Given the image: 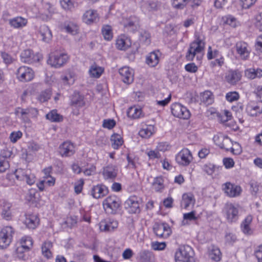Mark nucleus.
Masks as SVG:
<instances>
[{"mask_svg": "<svg viewBox=\"0 0 262 262\" xmlns=\"http://www.w3.org/2000/svg\"><path fill=\"white\" fill-rule=\"evenodd\" d=\"M255 26L260 31H262V13L256 16Z\"/></svg>", "mask_w": 262, "mask_h": 262, "instance_id": "nucleus-64", "label": "nucleus"}, {"mask_svg": "<svg viewBox=\"0 0 262 262\" xmlns=\"http://www.w3.org/2000/svg\"><path fill=\"white\" fill-rule=\"evenodd\" d=\"M28 251H27L24 247L20 245L16 249L17 257L20 259L26 260L28 257V254H27Z\"/></svg>", "mask_w": 262, "mask_h": 262, "instance_id": "nucleus-45", "label": "nucleus"}, {"mask_svg": "<svg viewBox=\"0 0 262 262\" xmlns=\"http://www.w3.org/2000/svg\"><path fill=\"white\" fill-rule=\"evenodd\" d=\"M172 114L178 118L187 119L190 117V112L187 108L179 103H173L171 106Z\"/></svg>", "mask_w": 262, "mask_h": 262, "instance_id": "nucleus-10", "label": "nucleus"}, {"mask_svg": "<svg viewBox=\"0 0 262 262\" xmlns=\"http://www.w3.org/2000/svg\"><path fill=\"white\" fill-rule=\"evenodd\" d=\"M118 223L114 219L108 218L101 221L99 223V228L101 231L111 232L117 228Z\"/></svg>", "mask_w": 262, "mask_h": 262, "instance_id": "nucleus-14", "label": "nucleus"}, {"mask_svg": "<svg viewBox=\"0 0 262 262\" xmlns=\"http://www.w3.org/2000/svg\"><path fill=\"white\" fill-rule=\"evenodd\" d=\"M119 74L123 82L130 84L134 80L133 70L128 67H123L119 69Z\"/></svg>", "mask_w": 262, "mask_h": 262, "instance_id": "nucleus-17", "label": "nucleus"}, {"mask_svg": "<svg viewBox=\"0 0 262 262\" xmlns=\"http://www.w3.org/2000/svg\"><path fill=\"white\" fill-rule=\"evenodd\" d=\"M103 71V70L101 67L94 63L90 67L89 73L91 77L97 78L101 75Z\"/></svg>", "mask_w": 262, "mask_h": 262, "instance_id": "nucleus-34", "label": "nucleus"}, {"mask_svg": "<svg viewBox=\"0 0 262 262\" xmlns=\"http://www.w3.org/2000/svg\"><path fill=\"white\" fill-rule=\"evenodd\" d=\"M111 140L112 146L114 149H117L121 146L123 143V139L119 134H114L111 136Z\"/></svg>", "mask_w": 262, "mask_h": 262, "instance_id": "nucleus-38", "label": "nucleus"}, {"mask_svg": "<svg viewBox=\"0 0 262 262\" xmlns=\"http://www.w3.org/2000/svg\"><path fill=\"white\" fill-rule=\"evenodd\" d=\"M140 262H155L153 253L147 250H142L139 253Z\"/></svg>", "mask_w": 262, "mask_h": 262, "instance_id": "nucleus-27", "label": "nucleus"}, {"mask_svg": "<svg viewBox=\"0 0 262 262\" xmlns=\"http://www.w3.org/2000/svg\"><path fill=\"white\" fill-rule=\"evenodd\" d=\"M252 221V216L250 215H248L241 224V229L243 233L247 235H251L253 231L250 227V225Z\"/></svg>", "mask_w": 262, "mask_h": 262, "instance_id": "nucleus-31", "label": "nucleus"}, {"mask_svg": "<svg viewBox=\"0 0 262 262\" xmlns=\"http://www.w3.org/2000/svg\"><path fill=\"white\" fill-rule=\"evenodd\" d=\"M51 95V91L49 90H47L41 93L38 99L41 102H43L48 101L50 98Z\"/></svg>", "mask_w": 262, "mask_h": 262, "instance_id": "nucleus-54", "label": "nucleus"}, {"mask_svg": "<svg viewBox=\"0 0 262 262\" xmlns=\"http://www.w3.org/2000/svg\"><path fill=\"white\" fill-rule=\"evenodd\" d=\"M230 151L233 155H238L242 152V148L239 144L235 143L234 144H233V145L231 146Z\"/></svg>", "mask_w": 262, "mask_h": 262, "instance_id": "nucleus-60", "label": "nucleus"}, {"mask_svg": "<svg viewBox=\"0 0 262 262\" xmlns=\"http://www.w3.org/2000/svg\"><path fill=\"white\" fill-rule=\"evenodd\" d=\"M102 34L104 39L107 40H110L113 38V33L112 27L110 25H104L101 29Z\"/></svg>", "mask_w": 262, "mask_h": 262, "instance_id": "nucleus-43", "label": "nucleus"}, {"mask_svg": "<svg viewBox=\"0 0 262 262\" xmlns=\"http://www.w3.org/2000/svg\"><path fill=\"white\" fill-rule=\"evenodd\" d=\"M84 104L83 97L78 94L75 95L72 98L71 104L74 107H82Z\"/></svg>", "mask_w": 262, "mask_h": 262, "instance_id": "nucleus-40", "label": "nucleus"}, {"mask_svg": "<svg viewBox=\"0 0 262 262\" xmlns=\"http://www.w3.org/2000/svg\"><path fill=\"white\" fill-rule=\"evenodd\" d=\"M248 45L243 41L237 42L235 46L236 51L243 59H246L249 55V52L247 49Z\"/></svg>", "mask_w": 262, "mask_h": 262, "instance_id": "nucleus-21", "label": "nucleus"}, {"mask_svg": "<svg viewBox=\"0 0 262 262\" xmlns=\"http://www.w3.org/2000/svg\"><path fill=\"white\" fill-rule=\"evenodd\" d=\"M226 98L228 101L232 102L239 98V95L236 92H231L226 94Z\"/></svg>", "mask_w": 262, "mask_h": 262, "instance_id": "nucleus-59", "label": "nucleus"}, {"mask_svg": "<svg viewBox=\"0 0 262 262\" xmlns=\"http://www.w3.org/2000/svg\"><path fill=\"white\" fill-rule=\"evenodd\" d=\"M15 175L17 180L25 181L29 185H33L36 181L34 174L32 173L29 169H17L15 171Z\"/></svg>", "mask_w": 262, "mask_h": 262, "instance_id": "nucleus-6", "label": "nucleus"}, {"mask_svg": "<svg viewBox=\"0 0 262 262\" xmlns=\"http://www.w3.org/2000/svg\"><path fill=\"white\" fill-rule=\"evenodd\" d=\"M83 20L87 24L96 23L99 20V16L96 11L89 10L83 15Z\"/></svg>", "mask_w": 262, "mask_h": 262, "instance_id": "nucleus-22", "label": "nucleus"}, {"mask_svg": "<svg viewBox=\"0 0 262 262\" xmlns=\"http://www.w3.org/2000/svg\"><path fill=\"white\" fill-rule=\"evenodd\" d=\"M38 33L43 42L48 43L52 40V34L48 26L45 25L40 26Z\"/></svg>", "mask_w": 262, "mask_h": 262, "instance_id": "nucleus-19", "label": "nucleus"}, {"mask_svg": "<svg viewBox=\"0 0 262 262\" xmlns=\"http://www.w3.org/2000/svg\"><path fill=\"white\" fill-rule=\"evenodd\" d=\"M12 205L7 202H4L2 205V216L6 220H10L12 217Z\"/></svg>", "mask_w": 262, "mask_h": 262, "instance_id": "nucleus-32", "label": "nucleus"}, {"mask_svg": "<svg viewBox=\"0 0 262 262\" xmlns=\"http://www.w3.org/2000/svg\"><path fill=\"white\" fill-rule=\"evenodd\" d=\"M68 59V56L64 53L56 54L50 57L48 60V63L52 67L59 68L64 64Z\"/></svg>", "mask_w": 262, "mask_h": 262, "instance_id": "nucleus-12", "label": "nucleus"}, {"mask_svg": "<svg viewBox=\"0 0 262 262\" xmlns=\"http://www.w3.org/2000/svg\"><path fill=\"white\" fill-rule=\"evenodd\" d=\"M196 219V217L195 215V212L192 211L190 212L184 213L183 214V221L182 223L183 225H185L187 221H194Z\"/></svg>", "mask_w": 262, "mask_h": 262, "instance_id": "nucleus-55", "label": "nucleus"}, {"mask_svg": "<svg viewBox=\"0 0 262 262\" xmlns=\"http://www.w3.org/2000/svg\"><path fill=\"white\" fill-rule=\"evenodd\" d=\"M117 166L113 164H108L103 168L102 174L105 180H114L118 174Z\"/></svg>", "mask_w": 262, "mask_h": 262, "instance_id": "nucleus-18", "label": "nucleus"}, {"mask_svg": "<svg viewBox=\"0 0 262 262\" xmlns=\"http://www.w3.org/2000/svg\"><path fill=\"white\" fill-rule=\"evenodd\" d=\"M21 119L25 123H29L30 119L36 118L38 114V110L34 107L20 108Z\"/></svg>", "mask_w": 262, "mask_h": 262, "instance_id": "nucleus-13", "label": "nucleus"}, {"mask_svg": "<svg viewBox=\"0 0 262 262\" xmlns=\"http://www.w3.org/2000/svg\"><path fill=\"white\" fill-rule=\"evenodd\" d=\"M116 124L113 119H105L103 120L102 126L104 128L112 129Z\"/></svg>", "mask_w": 262, "mask_h": 262, "instance_id": "nucleus-62", "label": "nucleus"}, {"mask_svg": "<svg viewBox=\"0 0 262 262\" xmlns=\"http://www.w3.org/2000/svg\"><path fill=\"white\" fill-rule=\"evenodd\" d=\"M153 188L157 191H159L162 189L163 186V180L162 177H159L155 178L152 182Z\"/></svg>", "mask_w": 262, "mask_h": 262, "instance_id": "nucleus-48", "label": "nucleus"}, {"mask_svg": "<svg viewBox=\"0 0 262 262\" xmlns=\"http://www.w3.org/2000/svg\"><path fill=\"white\" fill-rule=\"evenodd\" d=\"M9 25L16 29L22 28L28 24V19L26 18L17 16L9 20Z\"/></svg>", "mask_w": 262, "mask_h": 262, "instance_id": "nucleus-24", "label": "nucleus"}, {"mask_svg": "<svg viewBox=\"0 0 262 262\" xmlns=\"http://www.w3.org/2000/svg\"><path fill=\"white\" fill-rule=\"evenodd\" d=\"M46 118L52 122H61L63 120L62 116L58 114L55 110H53L47 114Z\"/></svg>", "mask_w": 262, "mask_h": 262, "instance_id": "nucleus-42", "label": "nucleus"}, {"mask_svg": "<svg viewBox=\"0 0 262 262\" xmlns=\"http://www.w3.org/2000/svg\"><path fill=\"white\" fill-rule=\"evenodd\" d=\"M43 9L48 13L46 14L47 18H50L55 10L54 6L48 2L43 4Z\"/></svg>", "mask_w": 262, "mask_h": 262, "instance_id": "nucleus-52", "label": "nucleus"}, {"mask_svg": "<svg viewBox=\"0 0 262 262\" xmlns=\"http://www.w3.org/2000/svg\"><path fill=\"white\" fill-rule=\"evenodd\" d=\"M60 3L65 10H70L74 7V3L71 0H60Z\"/></svg>", "mask_w": 262, "mask_h": 262, "instance_id": "nucleus-57", "label": "nucleus"}, {"mask_svg": "<svg viewBox=\"0 0 262 262\" xmlns=\"http://www.w3.org/2000/svg\"><path fill=\"white\" fill-rule=\"evenodd\" d=\"M232 145L233 143L231 139L229 137L226 136L225 140L223 142L220 148L222 149H224L226 151H229L230 147Z\"/></svg>", "mask_w": 262, "mask_h": 262, "instance_id": "nucleus-56", "label": "nucleus"}, {"mask_svg": "<svg viewBox=\"0 0 262 262\" xmlns=\"http://www.w3.org/2000/svg\"><path fill=\"white\" fill-rule=\"evenodd\" d=\"M153 230L157 236L164 238H167L171 233L169 225L164 223H156L153 226Z\"/></svg>", "mask_w": 262, "mask_h": 262, "instance_id": "nucleus-11", "label": "nucleus"}, {"mask_svg": "<svg viewBox=\"0 0 262 262\" xmlns=\"http://www.w3.org/2000/svg\"><path fill=\"white\" fill-rule=\"evenodd\" d=\"M140 198L133 195L128 198L124 203L125 208L130 213H138L140 212Z\"/></svg>", "mask_w": 262, "mask_h": 262, "instance_id": "nucleus-7", "label": "nucleus"}, {"mask_svg": "<svg viewBox=\"0 0 262 262\" xmlns=\"http://www.w3.org/2000/svg\"><path fill=\"white\" fill-rule=\"evenodd\" d=\"M105 211L109 214H115L120 207L119 199L115 195L107 197L103 202Z\"/></svg>", "mask_w": 262, "mask_h": 262, "instance_id": "nucleus-5", "label": "nucleus"}, {"mask_svg": "<svg viewBox=\"0 0 262 262\" xmlns=\"http://www.w3.org/2000/svg\"><path fill=\"white\" fill-rule=\"evenodd\" d=\"M125 28H127L130 31H134L139 28V19L135 16H132L126 18L123 22Z\"/></svg>", "mask_w": 262, "mask_h": 262, "instance_id": "nucleus-23", "label": "nucleus"}, {"mask_svg": "<svg viewBox=\"0 0 262 262\" xmlns=\"http://www.w3.org/2000/svg\"><path fill=\"white\" fill-rule=\"evenodd\" d=\"M22 136V133L20 131L12 132L10 135V139L13 143L16 142Z\"/></svg>", "mask_w": 262, "mask_h": 262, "instance_id": "nucleus-63", "label": "nucleus"}, {"mask_svg": "<svg viewBox=\"0 0 262 262\" xmlns=\"http://www.w3.org/2000/svg\"><path fill=\"white\" fill-rule=\"evenodd\" d=\"M242 75L236 71H230L226 75V80L231 84H235L240 80Z\"/></svg>", "mask_w": 262, "mask_h": 262, "instance_id": "nucleus-29", "label": "nucleus"}, {"mask_svg": "<svg viewBox=\"0 0 262 262\" xmlns=\"http://www.w3.org/2000/svg\"><path fill=\"white\" fill-rule=\"evenodd\" d=\"M223 190L225 193L229 197H235L239 195L241 188L238 185L233 184L230 182L224 184Z\"/></svg>", "mask_w": 262, "mask_h": 262, "instance_id": "nucleus-16", "label": "nucleus"}, {"mask_svg": "<svg viewBox=\"0 0 262 262\" xmlns=\"http://www.w3.org/2000/svg\"><path fill=\"white\" fill-rule=\"evenodd\" d=\"M74 145L69 141L61 144L59 147V152L62 157H68L73 155L75 153Z\"/></svg>", "mask_w": 262, "mask_h": 262, "instance_id": "nucleus-15", "label": "nucleus"}, {"mask_svg": "<svg viewBox=\"0 0 262 262\" xmlns=\"http://www.w3.org/2000/svg\"><path fill=\"white\" fill-rule=\"evenodd\" d=\"M196 39L191 42L186 55V58L188 61H192L196 57V60L200 61L204 54L205 42L203 39L195 35Z\"/></svg>", "mask_w": 262, "mask_h": 262, "instance_id": "nucleus-1", "label": "nucleus"}, {"mask_svg": "<svg viewBox=\"0 0 262 262\" xmlns=\"http://www.w3.org/2000/svg\"><path fill=\"white\" fill-rule=\"evenodd\" d=\"M150 35L145 31H142L140 33V40L141 42H144L146 45H149L150 42Z\"/></svg>", "mask_w": 262, "mask_h": 262, "instance_id": "nucleus-53", "label": "nucleus"}, {"mask_svg": "<svg viewBox=\"0 0 262 262\" xmlns=\"http://www.w3.org/2000/svg\"><path fill=\"white\" fill-rule=\"evenodd\" d=\"M39 223V219L34 214H29L26 216L25 224L28 228L34 229Z\"/></svg>", "mask_w": 262, "mask_h": 262, "instance_id": "nucleus-33", "label": "nucleus"}, {"mask_svg": "<svg viewBox=\"0 0 262 262\" xmlns=\"http://www.w3.org/2000/svg\"><path fill=\"white\" fill-rule=\"evenodd\" d=\"M129 38L125 35H121L116 40V46L117 49L120 50H125L131 46Z\"/></svg>", "mask_w": 262, "mask_h": 262, "instance_id": "nucleus-25", "label": "nucleus"}, {"mask_svg": "<svg viewBox=\"0 0 262 262\" xmlns=\"http://www.w3.org/2000/svg\"><path fill=\"white\" fill-rule=\"evenodd\" d=\"M201 101L207 105L211 104L213 102V99L211 92H204L201 96Z\"/></svg>", "mask_w": 262, "mask_h": 262, "instance_id": "nucleus-50", "label": "nucleus"}, {"mask_svg": "<svg viewBox=\"0 0 262 262\" xmlns=\"http://www.w3.org/2000/svg\"><path fill=\"white\" fill-rule=\"evenodd\" d=\"M194 251L188 245L181 246L175 252L176 262H195Z\"/></svg>", "mask_w": 262, "mask_h": 262, "instance_id": "nucleus-2", "label": "nucleus"}, {"mask_svg": "<svg viewBox=\"0 0 262 262\" xmlns=\"http://www.w3.org/2000/svg\"><path fill=\"white\" fill-rule=\"evenodd\" d=\"M160 54V53L158 51L150 53L146 57V62L147 64L152 67L156 66L159 62Z\"/></svg>", "mask_w": 262, "mask_h": 262, "instance_id": "nucleus-30", "label": "nucleus"}, {"mask_svg": "<svg viewBox=\"0 0 262 262\" xmlns=\"http://www.w3.org/2000/svg\"><path fill=\"white\" fill-rule=\"evenodd\" d=\"M226 137V136L222 134L216 135L214 136L213 139L215 144L220 147Z\"/></svg>", "mask_w": 262, "mask_h": 262, "instance_id": "nucleus-61", "label": "nucleus"}, {"mask_svg": "<svg viewBox=\"0 0 262 262\" xmlns=\"http://www.w3.org/2000/svg\"><path fill=\"white\" fill-rule=\"evenodd\" d=\"M195 200L194 195L191 193H184L182 195V200L181 203L182 207L187 209L190 206H194Z\"/></svg>", "mask_w": 262, "mask_h": 262, "instance_id": "nucleus-28", "label": "nucleus"}, {"mask_svg": "<svg viewBox=\"0 0 262 262\" xmlns=\"http://www.w3.org/2000/svg\"><path fill=\"white\" fill-rule=\"evenodd\" d=\"M246 112L249 115L255 116L262 113V108L257 105L249 104L246 107Z\"/></svg>", "mask_w": 262, "mask_h": 262, "instance_id": "nucleus-36", "label": "nucleus"}, {"mask_svg": "<svg viewBox=\"0 0 262 262\" xmlns=\"http://www.w3.org/2000/svg\"><path fill=\"white\" fill-rule=\"evenodd\" d=\"M61 79L64 84H72L74 83L75 79L73 75L69 73L61 76Z\"/></svg>", "mask_w": 262, "mask_h": 262, "instance_id": "nucleus-51", "label": "nucleus"}, {"mask_svg": "<svg viewBox=\"0 0 262 262\" xmlns=\"http://www.w3.org/2000/svg\"><path fill=\"white\" fill-rule=\"evenodd\" d=\"M209 257L213 260L219 261L221 259L222 254L217 247H212L209 254Z\"/></svg>", "mask_w": 262, "mask_h": 262, "instance_id": "nucleus-41", "label": "nucleus"}, {"mask_svg": "<svg viewBox=\"0 0 262 262\" xmlns=\"http://www.w3.org/2000/svg\"><path fill=\"white\" fill-rule=\"evenodd\" d=\"M224 213L228 223H235L239 217V208L237 205L227 203L224 208Z\"/></svg>", "mask_w": 262, "mask_h": 262, "instance_id": "nucleus-4", "label": "nucleus"}, {"mask_svg": "<svg viewBox=\"0 0 262 262\" xmlns=\"http://www.w3.org/2000/svg\"><path fill=\"white\" fill-rule=\"evenodd\" d=\"M108 192L106 187L104 185L95 186L91 190V195L93 198L99 199L105 195Z\"/></svg>", "mask_w": 262, "mask_h": 262, "instance_id": "nucleus-26", "label": "nucleus"}, {"mask_svg": "<svg viewBox=\"0 0 262 262\" xmlns=\"http://www.w3.org/2000/svg\"><path fill=\"white\" fill-rule=\"evenodd\" d=\"M140 7L145 12L155 11L158 9V3L152 0H142Z\"/></svg>", "mask_w": 262, "mask_h": 262, "instance_id": "nucleus-20", "label": "nucleus"}, {"mask_svg": "<svg viewBox=\"0 0 262 262\" xmlns=\"http://www.w3.org/2000/svg\"><path fill=\"white\" fill-rule=\"evenodd\" d=\"M127 114L129 118L138 119L142 116V110L136 106H132L128 108Z\"/></svg>", "mask_w": 262, "mask_h": 262, "instance_id": "nucleus-35", "label": "nucleus"}, {"mask_svg": "<svg viewBox=\"0 0 262 262\" xmlns=\"http://www.w3.org/2000/svg\"><path fill=\"white\" fill-rule=\"evenodd\" d=\"M17 78L20 81H30L34 76L33 71L30 68L26 66L20 67L16 72Z\"/></svg>", "mask_w": 262, "mask_h": 262, "instance_id": "nucleus-8", "label": "nucleus"}, {"mask_svg": "<svg viewBox=\"0 0 262 262\" xmlns=\"http://www.w3.org/2000/svg\"><path fill=\"white\" fill-rule=\"evenodd\" d=\"M15 230L11 226L3 228L0 232V248L5 249L8 247L12 241Z\"/></svg>", "mask_w": 262, "mask_h": 262, "instance_id": "nucleus-3", "label": "nucleus"}, {"mask_svg": "<svg viewBox=\"0 0 262 262\" xmlns=\"http://www.w3.org/2000/svg\"><path fill=\"white\" fill-rule=\"evenodd\" d=\"M155 132V127L152 125L146 126L139 131V135L145 138H149Z\"/></svg>", "mask_w": 262, "mask_h": 262, "instance_id": "nucleus-37", "label": "nucleus"}, {"mask_svg": "<svg viewBox=\"0 0 262 262\" xmlns=\"http://www.w3.org/2000/svg\"><path fill=\"white\" fill-rule=\"evenodd\" d=\"M165 242H155L151 243V247L155 250H163L166 247Z\"/></svg>", "mask_w": 262, "mask_h": 262, "instance_id": "nucleus-58", "label": "nucleus"}, {"mask_svg": "<svg viewBox=\"0 0 262 262\" xmlns=\"http://www.w3.org/2000/svg\"><path fill=\"white\" fill-rule=\"evenodd\" d=\"M193 157L187 148L181 150L176 156L177 162L181 166H187L192 162Z\"/></svg>", "mask_w": 262, "mask_h": 262, "instance_id": "nucleus-9", "label": "nucleus"}, {"mask_svg": "<svg viewBox=\"0 0 262 262\" xmlns=\"http://www.w3.org/2000/svg\"><path fill=\"white\" fill-rule=\"evenodd\" d=\"M189 0H172L173 7L177 9H183L188 4Z\"/></svg>", "mask_w": 262, "mask_h": 262, "instance_id": "nucleus-49", "label": "nucleus"}, {"mask_svg": "<svg viewBox=\"0 0 262 262\" xmlns=\"http://www.w3.org/2000/svg\"><path fill=\"white\" fill-rule=\"evenodd\" d=\"M32 56L33 53L31 50H25L21 54V61L24 62H31Z\"/></svg>", "mask_w": 262, "mask_h": 262, "instance_id": "nucleus-46", "label": "nucleus"}, {"mask_svg": "<svg viewBox=\"0 0 262 262\" xmlns=\"http://www.w3.org/2000/svg\"><path fill=\"white\" fill-rule=\"evenodd\" d=\"M20 244L21 246L24 247L27 251H29L33 246L32 239L30 236H25L21 238Z\"/></svg>", "mask_w": 262, "mask_h": 262, "instance_id": "nucleus-44", "label": "nucleus"}, {"mask_svg": "<svg viewBox=\"0 0 262 262\" xmlns=\"http://www.w3.org/2000/svg\"><path fill=\"white\" fill-rule=\"evenodd\" d=\"M64 29L67 32L72 35H75L78 33V27L76 25L70 23L64 25Z\"/></svg>", "mask_w": 262, "mask_h": 262, "instance_id": "nucleus-47", "label": "nucleus"}, {"mask_svg": "<svg viewBox=\"0 0 262 262\" xmlns=\"http://www.w3.org/2000/svg\"><path fill=\"white\" fill-rule=\"evenodd\" d=\"M52 243L50 241L45 242L42 246V253L43 255L47 258H49L52 256L50 249L52 247Z\"/></svg>", "mask_w": 262, "mask_h": 262, "instance_id": "nucleus-39", "label": "nucleus"}]
</instances>
